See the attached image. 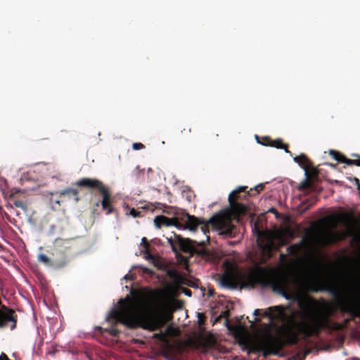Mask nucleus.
I'll list each match as a JSON object with an SVG mask.
<instances>
[{"label":"nucleus","mask_w":360,"mask_h":360,"mask_svg":"<svg viewBox=\"0 0 360 360\" xmlns=\"http://www.w3.org/2000/svg\"><path fill=\"white\" fill-rule=\"evenodd\" d=\"M58 193L60 198L65 196H68L69 198L73 197L76 202L79 200V198L77 197L79 192L77 189L68 188L59 192Z\"/></svg>","instance_id":"obj_16"},{"label":"nucleus","mask_w":360,"mask_h":360,"mask_svg":"<svg viewBox=\"0 0 360 360\" xmlns=\"http://www.w3.org/2000/svg\"><path fill=\"white\" fill-rule=\"evenodd\" d=\"M119 304V308L112 309L106 317V321L112 323V326L110 328L104 329L105 332L115 338L118 337L120 333L115 328L117 323H122L130 328L141 327L146 330L155 331L163 327L172 318V315H169L168 318L165 314H160L146 309L140 302L131 301L129 298L127 300H120ZM98 329L103 330L101 327H99Z\"/></svg>","instance_id":"obj_2"},{"label":"nucleus","mask_w":360,"mask_h":360,"mask_svg":"<svg viewBox=\"0 0 360 360\" xmlns=\"http://www.w3.org/2000/svg\"><path fill=\"white\" fill-rule=\"evenodd\" d=\"M15 193L11 194V197H14Z\"/></svg>","instance_id":"obj_39"},{"label":"nucleus","mask_w":360,"mask_h":360,"mask_svg":"<svg viewBox=\"0 0 360 360\" xmlns=\"http://www.w3.org/2000/svg\"><path fill=\"white\" fill-rule=\"evenodd\" d=\"M75 185L92 191H98L102 195L101 205L103 210L106 211L107 214H111L113 212L111 193L101 181L97 179L82 178L75 183Z\"/></svg>","instance_id":"obj_4"},{"label":"nucleus","mask_w":360,"mask_h":360,"mask_svg":"<svg viewBox=\"0 0 360 360\" xmlns=\"http://www.w3.org/2000/svg\"><path fill=\"white\" fill-rule=\"evenodd\" d=\"M264 349L263 340L260 343H252L249 348L248 353H257Z\"/></svg>","instance_id":"obj_19"},{"label":"nucleus","mask_w":360,"mask_h":360,"mask_svg":"<svg viewBox=\"0 0 360 360\" xmlns=\"http://www.w3.org/2000/svg\"><path fill=\"white\" fill-rule=\"evenodd\" d=\"M7 313H4L0 309V326L5 327L7 326L8 322H13V323L11 327L13 330L16 326V316L15 315V311L13 310L7 309Z\"/></svg>","instance_id":"obj_12"},{"label":"nucleus","mask_w":360,"mask_h":360,"mask_svg":"<svg viewBox=\"0 0 360 360\" xmlns=\"http://www.w3.org/2000/svg\"><path fill=\"white\" fill-rule=\"evenodd\" d=\"M183 292L186 295L189 296V297H191L192 295L191 290H190L189 289H187V288H185Z\"/></svg>","instance_id":"obj_30"},{"label":"nucleus","mask_w":360,"mask_h":360,"mask_svg":"<svg viewBox=\"0 0 360 360\" xmlns=\"http://www.w3.org/2000/svg\"><path fill=\"white\" fill-rule=\"evenodd\" d=\"M141 245L143 246L144 250L143 252L146 255H148V257H151L150 252H149V243L148 242V240L146 237L142 238Z\"/></svg>","instance_id":"obj_21"},{"label":"nucleus","mask_w":360,"mask_h":360,"mask_svg":"<svg viewBox=\"0 0 360 360\" xmlns=\"http://www.w3.org/2000/svg\"><path fill=\"white\" fill-rule=\"evenodd\" d=\"M342 238H343V236L340 232L330 233L326 236L328 243H335L338 241L341 240Z\"/></svg>","instance_id":"obj_17"},{"label":"nucleus","mask_w":360,"mask_h":360,"mask_svg":"<svg viewBox=\"0 0 360 360\" xmlns=\"http://www.w3.org/2000/svg\"><path fill=\"white\" fill-rule=\"evenodd\" d=\"M257 245L264 252L271 253L273 250H278L280 247L288 244L289 241L287 238L281 237L280 238V244L276 245L273 238L266 233L258 231H257Z\"/></svg>","instance_id":"obj_8"},{"label":"nucleus","mask_w":360,"mask_h":360,"mask_svg":"<svg viewBox=\"0 0 360 360\" xmlns=\"http://www.w3.org/2000/svg\"><path fill=\"white\" fill-rule=\"evenodd\" d=\"M171 329H172V328L170 326H169V327H167V330L169 331Z\"/></svg>","instance_id":"obj_34"},{"label":"nucleus","mask_w":360,"mask_h":360,"mask_svg":"<svg viewBox=\"0 0 360 360\" xmlns=\"http://www.w3.org/2000/svg\"><path fill=\"white\" fill-rule=\"evenodd\" d=\"M220 281L221 285L224 287L233 288L236 286L234 277L231 274L229 273L223 274L220 278Z\"/></svg>","instance_id":"obj_14"},{"label":"nucleus","mask_w":360,"mask_h":360,"mask_svg":"<svg viewBox=\"0 0 360 360\" xmlns=\"http://www.w3.org/2000/svg\"><path fill=\"white\" fill-rule=\"evenodd\" d=\"M70 242L68 240L57 238L53 243V257L49 258L44 254L39 255V260L44 263L51 262L57 268L63 267L68 262L66 250L70 248Z\"/></svg>","instance_id":"obj_5"},{"label":"nucleus","mask_w":360,"mask_h":360,"mask_svg":"<svg viewBox=\"0 0 360 360\" xmlns=\"http://www.w3.org/2000/svg\"><path fill=\"white\" fill-rule=\"evenodd\" d=\"M132 148L134 150H141L145 148V146L141 143H134L132 144Z\"/></svg>","instance_id":"obj_25"},{"label":"nucleus","mask_w":360,"mask_h":360,"mask_svg":"<svg viewBox=\"0 0 360 360\" xmlns=\"http://www.w3.org/2000/svg\"><path fill=\"white\" fill-rule=\"evenodd\" d=\"M341 313L348 314L350 319L345 320V325L333 322L330 319L332 309L328 303L321 307H308L299 313L300 320L288 317L285 322L276 326V334L266 330L263 337L264 349L261 351L264 357L270 354L277 355L286 345H295L299 336L305 338L318 336L324 330H340L355 318H360V300L351 298L341 299L338 302Z\"/></svg>","instance_id":"obj_1"},{"label":"nucleus","mask_w":360,"mask_h":360,"mask_svg":"<svg viewBox=\"0 0 360 360\" xmlns=\"http://www.w3.org/2000/svg\"><path fill=\"white\" fill-rule=\"evenodd\" d=\"M154 224L155 226L158 228L169 226H181V223L178 221L177 218H168L164 215L155 217V218L154 219Z\"/></svg>","instance_id":"obj_11"},{"label":"nucleus","mask_w":360,"mask_h":360,"mask_svg":"<svg viewBox=\"0 0 360 360\" xmlns=\"http://www.w3.org/2000/svg\"><path fill=\"white\" fill-rule=\"evenodd\" d=\"M264 272V269L259 267L252 273V276L257 279V282L264 285L271 286L275 291H284L285 288V281L283 277L278 276L271 278L263 279L262 275Z\"/></svg>","instance_id":"obj_7"},{"label":"nucleus","mask_w":360,"mask_h":360,"mask_svg":"<svg viewBox=\"0 0 360 360\" xmlns=\"http://www.w3.org/2000/svg\"><path fill=\"white\" fill-rule=\"evenodd\" d=\"M229 316H230V311L229 309H226L224 311H223L221 315L219 316L218 319H220V318H224L226 319V321H228L229 320Z\"/></svg>","instance_id":"obj_26"},{"label":"nucleus","mask_w":360,"mask_h":360,"mask_svg":"<svg viewBox=\"0 0 360 360\" xmlns=\"http://www.w3.org/2000/svg\"><path fill=\"white\" fill-rule=\"evenodd\" d=\"M253 314L256 316H261L269 319V324L266 326V330H270V328L275 326L274 322L276 321H282L285 322L286 319L291 316H287L284 311L283 306L271 307L265 310L255 309Z\"/></svg>","instance_id":"obj_6"},{"label":"nucleus","mask_w":360,"mask_h":360,"mask_svg":"<svg viewBox=\"0 0 360 360\" xmlns=\"http://www.w3.org/2000/svg\"><path fill=\"white\" fill-rule=\"evenodd\" d=\"M288 231L289 232V235L292 237L294 236V233L290 230H288Z\"/></svg>","instance_id":"obj_32"},{"label":"nucleus","mask_w":360,"mask_h":360,"mask_svg":"<svg viewBox=\"0 0 360 360\" xmlns=\"http://www.w3.org/2000/svg\"><path fill=\"white\" fill-rule=\"evenodd\" d=\"M153 337L155 338H158V339H159L160 340H164L165 338V334L162 333V332H160L159 333L154 334Z\"/></svg>","instance_id":"obj_28"},{"label":"nucleus","mask_w":360,"mask_h":360,"mask_svg":"<svg viewBox=\"0 0 360 360\" xmlns=\"http://www.w3.org/2000/svg\"><path fill=\"white\" fill-rule=\"evenodd\" d=\"M188 199L189 201H191L190 196H188Z\"/></svg>","instance_id":"obj_38"},{"label":"nucleus","mask_w":360,"mask_h":360,"mask_svg":"<svg viewBox=\"0 0 360 360\" xmlns=\"http://www.w3.org/2000/svg\"><path fill=\"white\" fill-rule=\"evenodd\" d=\"M269 141H270V143H269V145L270 146L275 147V148H279V149H283L285 151V153L291 154V152L288 148V145L284 143L283 142L282 139H277L275 140H269Z\"/></svg>","instance_id":"obj_15"},{"label":"nucleus","mask_w":360,"mask_h":360,"mask_svg":"<svg viewBox=\"0 0 360 360\" xmlns=\"http://www.w3.org/2000/svg\"><path fill=\"white\" fill-rule=\"evenodd\" d=\"M169 242L174 252L181 250L191 256L198 252L193 244L194 242L188 238H184L180 236L174 234V238H170Z\"/></svg>","instance_id":"obj_9"},{"label":"nucleus","mask_w":360,"mask_h":360,"mask_svg":"<svg viewBox=\"0 0 360 360\" xmlns=\"http://www.w3.org/2000/svg\"><path fill=\"white\" fill-rule=\"evenodd\" d=\"M255 321H256L257 322H259V321H260V319H255Z\"/></svg>","instance_id":"obj_35"},{"label":"nucleus","mask_w":360,"mask_h":360,"mask_svg":"<svg viewBox=\"0 0 360 360\" xmlns=\"http://www.w3.org/2000/svg\"><path fill=\"white\" fill-rule=\"evenodd\" d=\"M294 161L304 169L307 174H308L309 169L312 167L311 162L304 154L295 157Z\"/></svg>","instance_id":"obj_13"},{"label":"nucleus","mask_w":360,"mask_h":360,"mask_svg":"<svg viewBox=\"0 0 360 360\" xmlns=\"http://www.w3.org/2000/svg\"><path fill=\"white\" fill-rule=\"evenodd\" d=\"M248 186H239L233 191L229 195V207L221 213L211 217L208 221L198 219L194 216L186 214L183 220L186 224V228L191 231H195L198 226H201V231L205 234L208 232L209 224L219 231V234L226 237L234 238L237 233V227L232 224L231 220H240V218L248 212V207L238 202L248 198V196H254L255 193H250L247 191Z\"/></svg>","instance_id":"obj_3"},{"label":"nucleus","mask_w":360,"mask_h":360,"mask_svg":"<svg viewBox=\"0 0 360 360\" xmlns=\"http://www.w3.org/2000/svg\"><path fill=\"white\" fill-rule=\"evenodd\" d=\"M209 294H210V295L212 296L213 295V290H209Z\"/></svg>","instance_id":"obj_33"},{"label":"nucleus","mask_w":360,"mask_h":360,"mask_svg":"<svg viewBox=\"0 0 360 360\" xmlns=\"http://www.w3.org/2000/svg\"><path fill=\"white\" fill-rule=\"evenodd\" d=\"M352 156L356 158V159L352 160L347 158L346 160V165L360 167V155L358 154H353Z\"/></svg>","instance_id":"obj_20"},{"label":"nucleus","mask_w":360,"mask_h":360,"mask_svg":"<svg viewBox=\"0 0 360 360\" xmlns=\"http://www.w3.org/2000/svg\"><path fill=\"white\" fill-rule=\"evenodd\" d=\"M129 214L131 215L133 217H140L142 216L141 212L134 208L130 209Z\"/></svg>","instance_id":"obj_24"},{"label":"nucleus","mask_w":360,"mask_h":360,"mask_svg":"<svg viewBox=\"0 0 360 360\" xmlns=\"http://www.w3.org/2000/svg\"><path fill=\"white\" fill-rule=\"evenodd\" d=\"M271 212H274L275 211V210H274V208H272V209L271 210Z\"/></svg>","instance_id":"obj_37"},{"label":"nucleus","mask_w":360,"mask_h":360,"mask_svg":"<svg viewBox=\"0 0 360 360\" xmlns=\"http://www.w3.org/2000/svg\"><path fill=\"white\" fill-rule=\"evenodd\" d=\"M264 188V184H259L255 186L253 188H250V193H255V195L258 194L261 191H262Z\"/></svg>","instance_id":"obj_22"},{"label":"nucleus","mask_w":360,"mask_h":360,"mask_svg":"<svg viewBox=\"0 0 360 360\" xmlns=\"http://www.w3.org/2000/svg\"><path fill=\"white\" fill-rule=\"evenodd\" d=\"M14 205L16 207H20V208L25 209V206L24 205V203L22 201H20V200H15L14 202Z\"/></svg>","instance_id":"obj_29"},{"label":"nucleus","mask_w":360,"mask_h":360,"mask_svg":"<svg viewBox=\"0 0 360 360\" xmlns=\"http://www.w3.org/2000/svg\"><path fill=\"white\" fill-rule=\"evenodd\" d=\"M181 133L183 134L184 136H188L191 133V128L190 127H184L183 129L181 130Z\"/></svg>","instance_id":"obj_27"},{"label":"nucleus","mask_w":360,"mask_h":360,"mask_svg":"<svg viewBox=\"0 0 360 360\" xmlns=\"http://www.w3.org/2000/svg\"><path fill=\"white\" fill-rule=\"evenodd\" d=\"M330 155L333 158H334L338 162L346 164V160H347V158L342 154H341L340 152L331 150L330 151Z\"/></svg>","instance_id":"obj_18"},{"label":"nucleus","mask_w":360,"mask_h":360,"mask_svg":"<svg viewBox=\"0 0 360 360\" xmlns=\"http://www.w3.org/2000/svg\"><path fill=\"white\" fill-rule=\"evenodd\" d=\"M279 260L282 264L285 266L288 265V259L286 255L281 253L279 255Z\"/></svg>","instance_id":"obj_23"},{"label":"nucleus","mask_w":360,"mask_h":360,"mask_svg":"<svg viewBox=\"0 0 360 360\" xmlns=\"http://www.w3.org/2000/svg\"><path fill=\"white\" fill-rule=\"evenodd\" d=\"M99 203H100L99 202H97L96 203V206H97V207H98V206H99Z\"/></svg>","instance_id":"obj_36"},{"label":"nucleus","mask_w":360,"mask_h":360,"mask_svg":"<svg viewBox=\"0 0 360 360\" xmlns=\"http://www.w3.org/2000/svg\"><path fill=\"white\" fill-rule=\"evenodd\" d=\"M354 239H355V240H358V241H360V235L356 236L354 237Z\"/></svg>","instance_id":"obj_31"},{"label":"nucleus","mask_w":360,"mask_h":360,"mask_svg":"<svg viewBox=\"0 0 360 360\" xmlns=\"http://www.w3.org/2000/svg\"><path fill=\"white\" fill-rule=\"evenodd\" d=\"M310 241L307 237H304L299 243L287 248L289 255L297 257L305 248L309 245Z\"/></svg>","instance_id":"obj_10"}]
</instances>
